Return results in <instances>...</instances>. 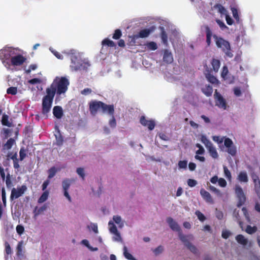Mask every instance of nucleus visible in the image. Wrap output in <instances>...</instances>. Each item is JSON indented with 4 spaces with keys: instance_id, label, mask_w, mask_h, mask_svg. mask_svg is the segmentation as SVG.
Listing matches in <instances>:
<instances>
[{
    "instance_id": "obj_1",
    "label": "nucleus",
    "mask_w": 260,
    "mask_h": 260,
    "mask_svg": "<svg viewBox=\"0 0 260 260\" xmlns=\"http://www.w3.org/2000/svg\"><path fill=\"white\" fill-rule=\"evenodd\" d=\"M0 59L7 70H12V67L16 68L22 66L26 58L18 48L6 46L0 50Z\"/></svg>"
},
{
    "instance_id": "obj_2",
    "label": "nucleus",
    "mask_w": 260,
    "mask_h": 260,
    "mask_svg": "<svg viewBox=\"0 0 260 260\" xmlns=\"http://www.w3.org/2000/svg\"><path fill=\"white\" fill-rule=\"evenodd\" d=\"M69 85V80L63 77H56L53 80L50 87L46 89V91L55 95L56 92L57 94L64 93Z\"/></svg>"
},
{
    "instance_id": "obj_3",
    "label": "nucleus",
    "mask_w": 260,
    "mask_h": 260,
    "mask_svg": "<svg viewBox=\"0 0 260 260\" xmlns=\"http://www.w3.org/2000/svg\"><path fill=\"white\" fill-rule=\"evenodd\" d=\"M71 64L70 67L73 71L85 70L90 64L87 59H82V54L76 50H71Z\"/></svg>"
},
{
    "instance_id": "obj_4",
    "label": "nucleus",
    "mask_w": 260,
    "mask_h": 260,
    "mask_svg": "<svg viewBox=\"0 0 260 260\" xmlns=\"http://www.w3.org/2000/svg\"><path fill=\"white\" fill-rule=\"evenodd\" d=\"M47 94L42 100V114L46 118L48 114L50 112L54 95L52 93L46 91Z\"/></svg>"
},
{
    "instance_id": "obj_5",
    "label": "nucleus",
    "mask_w": 260,
    "mask_h": 260,
    "mask_svg": "<svg viewBox=\"0 0 260 260\" xmlns=\"http://www.w3.org/2000/svg\"><path fill=\"white\" fill-rule=\"evenodd\" d=\"M213 39L215 42L216 45L218 48H221L225 54L229 57L233 56V53L231 51V47L230 43L226 40L220 37H218L216 35L213 36Z\"/></svg>"
},
{
    "instance_id": "obj_6",
    "label": "nucleus",
    "mask_w": 260,
    "mask_h": 260,
    "mask_svg": "<svg viewBox=\"0 0 260 260\" xmlns=\"http://www.w3.org/2000/svg\"><path fill=\"white\" fill-rule=\"evenodd\" d=\"M201 141L205 145L210 156L213 159H218L219 154L217 149L207 137L205 135H202Z\"/></svg>"
},
{
    "instance_id": "obj_7",
    "label": "nucleus",
    "mask_w": 260,
    "mask_h": 260,
    "mask_svg": "<svg viewBox=\"0 0 260 260\" xmlns=\"http://www.w3.org/2000/svg\"><path fill=\"white\" fill-rule=\"evenodd\" d=\"M252 179L254 183V189L258 198V201L255 203V209L256 211L260 212V180L256 175H253Z\"/></svg>"
},
{
    "instance_id": "obj_8",
    "label": "nucleus",
    "mask_w": 260,
    "mask_h": 260,
    "mask_svg": "<svg viewBox=\"0 0 260 260\" xmlns=\"http://www.w3.org/2000/svg\"><path fill=\"white\" fill-rule=\"evenodd\" d=\"M110 224V227L108 228V229L110 234L112 235V241L115 242L122 243L123 239L116 225H114L113 224Z\"/></svg>"
},
{
    "instance_id": "obj_9",
    "label": "nucleus",
    "mask_w": 260,
    "mask_h": 260,
    "mask_svg": "<svg viewBox=\"0 0 260 260\" xmlns=\"http://www.w3.org/2000/svg\"><path fill=\"white\" fill-rule=\"evenodd\" d=\"M214 96L216 106L220 109L225 110L228 105L225 99L217 92V90H215Z\"/></svg>"
},
{
    "instance_id": "obj_10",
    "label": "nucleus",
    "mask_w": 260,
    "mask_h": 260,
    "mask_svg": "<svg viewBox=\"0 0 260 260\" xmlns=\"http://www.w3.org/2000/svg\"><path fill=\"white\" fill-rule=\"evenodd\" d=\"M179 239L184 243V244L193 253H196L197 252L196 247L189 242V241L193 239L192 235L185 236L182 234V233H179Z\"/></svg>"
},
{
    "instance_id": "obj_11",
    "label": "nucleus",
    "mask_w": 260,
    "mask_h": 260,
    "mask_svg": "<svg viewBox=\"0 0 260 260\" xmlns=\"http://www.w3.org/2000/svg\"><path fill=\"white\" fill-rule=\"evenodd\" d=\"M125 221L121 216L119 215H113L112 219H110L108 223V228L110 227V223L113 224L114 225H117L119 229H122L125 225Z\"/></svg>"
},
{
    "instance_id": "obj_12",
    "label": "nucleus",
    "mask_w": 260,
    "mask_h": 260,
    "mask_svg": "<svg viewBox=\"0 0 260 260\" xmlns=\"http://www.w3.org/2000/svg\"><path fill=\"white\" fill-rule=\"evenodd\" d=\"M224 145L227 149L226 151L228 153L232 156H234L236 154V146L234 145L233 141L231 139L226 138L224 141Z\"/></svg>"
},
{
    "instance_id": "obj_13",
    "label": "nucleus",
    "mask_w": 260,
    "mask_h": 260,
    "mask_svg": "<svg viewBox=\"0 0 260 260\" xmlns=\"http://www.w3.org/2000/svg\"><path fill=\"white\" fill-rule=\"evenodd\" d=\"M235 193L239 200L238 206L242 205L245 201L246 197L240 185H236L235 186Z\"/></svg>"
},
{
    "instance_id": "obj_14",
    "label": "nucleus",
    "mask_w": 260,
    "mask_h": 260,
    "mask_svg": "<svg viewBox=\"0 0 260 260\" xmlns=\"http://www.w3.org/2000/svg\"><path fill=\"white\" fill-rule=\"evenodd\" d=\"M140 122L142 125L147 127L148 128L150 131L153 129L155 125V122L154 120L149 118H146L145 116L141 117Z\"/></svg>"
},
{
    "instance_id": "obj_15",
    "label": "nucleus",
    "mask_w": 260,
    "mask_h": 260,
    "mask_svg": "<svg viewBox=\"0 0 260 260\" xmlns=\"http://www.w3.org/2000/svg\"><path fill=\"white\" fill-rule=\"evenodd\" d=\"M166 221L170 228L174 231L178 232V236L179 233H182L180 230V227L178 223L172 217H169L167 218Z\"/></svg>"
},
{
    "instance_id": "obj_16",
    "label": "nucleus",
    "mask_w": 260,
    "mask_h": 260,
    "mask_svg": "<svg viewBox=\"0 0 260 260\" xmlns=\"http://www.w3.org/2000/svg\"><path fill=\"white\" fill-rule=\"evenodd\" d=\"M103 103L99 101H92L90 103V111L92 115H95L97 111L102 110Z\"/></svg>"
},
{
    "instance_id": "obj_17",
    "label": "nucleus",
    "mask_w": 260,
    "mask_h": 260,
    "mask_svg": "<svg viewBox=\"0 0 260 260\" xmlns=\"http://www.w3.org/2000/svg\"><path fill=\"white\" fill-rule=\"evenodd\" d=\"M236 240L237 242L242 245L244 247L248 248L251 246V243L242 235H238L236 237Z\"/></svg>"
},
{
    "instance_id": "obj_18",
    "label": "nucleus",
    "mask_w": 260,
    "mask_h": 260,
    "mask_svg": "<svg viewBox=\"0 0 260 260\" xmlns=\"http://www.w3.org/2000/svg\"><path fill=\"white\" fill-rule=\"evenodd\" d=\"M26 189L25 186H22L17 188H13L12 190L11 198L17 199L22 196Z\"/></svg>"
},
{
    "instance_id": "obj_19",
    "label": "nucleus",
    "mask_w": 260,
    "mask_h": 260,
    "mask_svg": "<svg viewBox=\"0 0 260 260\" xmlns=\"http://www.w3.org/2000/svg\"><path fill=\"white\" fill-rule=\"evenodd\" d=\"M211 183L215 184L218 183V185L221 187H225L227 185L226 180L222 178H218L217 176H214L210 180Z\"/></svg>"
},
{
    "instance_id": "obj_20",
    "label": "nucleus",
    "mask_w": 260,
    "mask_h": 260,
    "mask_svg": "<svg viewBox=\"0 0 260 260\" xmlns=\"http://www.w3.org/2000/svg\"><path fill=\"white\" fill-rule=\"evenodd\" d=\"M151 31L152 30L150 28L142 29L138 34L134 35V39H137L139 38H146L150 35Z\"/></svg>"
},
{
    "instance_id": "obj_21",
    "label": "nucleus",
    "mask_w": 260,
    "mask_h": 260,
    "mask_svg": "<svg viewBox=\"0 0 260 260\" xmlns=\"http://www.w3.org/2000/svg\"><path fill=\"white\" fill-rule=\"evenodd\" d=\"M47 207L46 205H44L41 207L36 206L33 211L34 218L36 219L37 217L40 214H42L46 210Z\"/></svg>"
},
{
    "instance_id": "obj_22",
    "label": "nucleus",
    "mask_w": 260,
    "mask_h": 260,
    "mask_svg": "<svg viewBox=\"0 0 260 260\" xmlns=\"http://www.w3.org/2000/svg\"><path fill=\"white\" fill-rule=\"evenodd\" d=\"M102 111L105 113L108 114L110 116H113L114 112V108L113 105L103 104Z\"/></svg>"
},
{
    "instance_id": "obj_23",
    "label": "nucleus",
    "mask_w": 260,
    "mask_h": 260,
    "mask_svg": "<svg viewBox=\"0 0 260 260\" xmlns=\"http://www.w3.org/2000/svg\"><path fill=\"white\" fill-rule=\"evenodd\" d=\"M238 180L241 183H245L248 181V177L246 172H241L237 176Z\"/></svg>"
},
{
    "instance_id": "obj_24",
    "label": "nucleus",
    "mask_w": 260,
    "mask_h": 260,
    "mask_svg": "<svg viewBox=\"0 0 260 260\" xmlns=\"http://www.w3.org/2000/svg\"><path fill=\"white\" fill-rule=\"evenodd\" d=\"M81 244L86 247L89 250L91 251H96L98 250L97 247H93L90 244L89 241L87 239L82 240L81 242Z\"/></svg>"
},
{
    "instance_id": "obj_25",
    "label": "nucleus",
    "mask_w": 260,
    "mask_h": 260,
    "mask_svg": "<svg viewBox=\"0 0 260 260\" xmlns=\"http://www.w3.org/2000/svg\"><path fill=\"white\" fill-rule=\"evenodd\" d=\"M164 61L168 63H170L173 61L172 55L171 52L166 50L164 55Z\"/></svg>"
},
{
    "instance_id": "obj_26",
    "label": "nucleus",
    "mask_w": 260,
    "mask_h": 260,
    "mask_svg": "<svg viewBox=\"0 0 260 260\" xmlns=\"http://www.w3.org/2000/svg\"><path fill=\"white\" fill-rule=\"evenodd\" d=\"M200 193L202 197L207 202H211L212 200L210 196V194L206 191L204 189H201L200 190Z\"/></svg>"
},
{
    "instance_id": "obj_27",
    "label": "nucleus",
    "mask_w": 260,
    "mask_h": 260,
    "mask_svg": "<svg viewBox=\"0 0 260 260\" xmlns=\"http://www.w3.org/2000/svg\"><path fill=\"white\" fill-rule=\"evenodd\" d=\"M206 43L207 45L209 46L211 45V39L213 38V36L214 35L212 34V31L209 29V27H207L206 29Z\"/></svg>"
},
{
    "instance_id": "obj_28",
    "label": "nucleus",
    "mask_w": 260,
    "mask_h": 260,
    "mask_svg": "<svg viewBox=\"0 0 260 260\" xmlns=\"http://www.w3.org/2000/svg\"><path fill=\"white\" fill-rule=\"evenodd\" d=\"M53 113L57 118H60L62 115V109L59 106H55L53 110Z\"/></svg>"
},
{
    "instance_id": "obj_29",
    "label": "nucleus",
    "mask_w": 260,
    "mask_h": 260,
    "mask_svg": "<svg viewBox=\"0 0 260 260\" xmlns=\"http://www.w3.org/2000/svg\"><path fill=\"white\" fill-rule=\"evenodd\" d=\"M123 255L125 258L128 260H137L136 259L131 253H130L126 246H124L123 248Z\"/></svg>"
},
{
    "instance_id": "obj_30",
    "label": "nucleus",
    "mask_w": 260,
    "mask_h": 260,
    "mask_svg": "<svg viewBox=\"0 0 260 260\" xmlns=\"http://www.w3.org/2000/svg\"><path fill=\"white\" fill-rule=\"evenodd\" d=\"M123 255L125 258L128 260H137L136 259L131 253H130L126 246H124L123 248Z\"/></svg>"
},
{
    "instance_id": "obj_31",
    "label": "nucleus",
    "mask_w": 260,
    "mask_h": 260,
    "mask_svg": "<svg viewBox=\"0 0 260 260\" xmlns=\"http://www.w3.org/2000/svg\"><path fill=\"white\" fill-rule=\"evenodd\" d=\"M214 8L215 10H217V11L221 14V15L225 16L228 14L226 9L221 5H216Z\"/></svg>"
},
{
    "instance_id": "obj_32",
    "label": "nucleus",
    "mask_w": 260,
    "mask_h": 260,
    "mask_svg": "<svg viewBox=\"0 0 260 260\" xmlns=\"http://www.w3.org/2000/svg\"><path fill=\"white\" fill-rule=\"evenodd\" d=\"M49 191L45 190L38 200V203L41 204L45 202L48 198Z\"/></svg>"
},
{
    "instance_id": "obj_33",
    "label": "nucleus",
    "mask_w": 260,
    "mask_h": 260,
    "mask_svg": "<svg viewBox=\"0 0 260 260\" xmlns=\"http://www.w3.org/2000/svg\"><path fill=\"white\" fill-rule=\"evenodd\" d=\"M145 48L150 50H155L157 48V45L156 43L154 42H147L145 44Z\"/></svg>"
},
{
    "instance_id": "obj_34",
    "label": "nucleus",
    "mask_w": 260,
    "mask_h": 260,
    "mask_svg": "<svg viewBox=\"0 0 260 260\" xmlns=\"http://www.w3.org/2000/svg\"><path fill=\"white\" fill-rule=\"evenodd\" d=\"M56 138V143L57 145H61L62 144L63 139L60 132L57 130L54 134Z\"/></svg>"
},
{
    "instance_id": "obj_35",
    "label": "nucleus",
    "mask_w": 260,
    "mask_h": 260,
    "mask_svg": "<svg viewBox=\"0 0 260 260\" xmlns=\"http://www.w3.org/2000/svg\"><path fill=\"white\" fill-rule=\"evenodd\" d=\"M72 180L70 179H65L62 181V186L63 190H68L71 183Z\"/></svg>"
},
{
    "instance_id": "obj_36",
    "label": "nucleus",
    "mask_w": 260,
    "mask_h": 260,
    "mask_svg": "<svg viewBox=\"0 0 260 260\" xmlns=\"http://www.w3.org/2000/svg\"><path fill=\"white\" fill-rule=\"evenodd\" d=\"M206 77L208 81L212 84H218L219 83V81L214 76L210 74H207Z\"/></svg>"
},
{
    "instance_id": "obj_37",
    "label": "nucleus",
    "mask_w": 260,
    "mask_h": 260,
    "mask_svg": "<svg viewBox=\"0 0 260 260\" xmlns=\"http://www.w3.org/2000/svg\"><path fill=\"white\" fill-rule=\"evenodd\" d=\"M202 91L207 96H210L213 92L212 87L210 85H206L203 88Z\"/></svg>"
},
{
    "instance_id": "obj_38",
    "label": "nucleus",
    "mask_w": 260,
    "mask_h": 260,
    "mask_svg": "<svg viewBox=\"0 0 260 260\" xmlns=\"http://www.w3.org/2000/svg\"><path fill=\"white\" fill-rule=\"evenodd\" d=\"M88 228L89 230L92 231L95 234H98L99 232L98 229V225L96 223H90L88 225Z\"/></svg>"
},
{
    "instance_id": "obj_39",
    "label": "nucleus",
    "mask_w": 260,
    "mask_h": 260,
    "mask_svg": "<svg viewBox=\"0 0 260 260\" xmlns=\"http://www.w3.org/2000/svg\"><path fill=\"white\" fill-rule=\"evenodd\" d=\"M212 66L213 67V70L217 72L218 71V69L220 67V62L218 60L214 59L212 61Z\"/></svg>"
},
{
    "instance_id": "obj_40",
    "label": "nucleus",
    "mask_w": 260,
    "mask_h": 260,
    "mask_svg": "<svg viewBox=\"0 0 260 260\" xmlns=\"http://www.w3.org/2000/svg\"><path fill=\"white\" fill-rule=\"evenodd\" d=\"M58 171L59 169L54 167L50 168L48 171V178L51 179L53 178Z\"/></svg>"
},
{
    "instance_id": "obj_41",
    "label": "nucleus",
    "mask_w": 260,
    "mask_h": 260,
    "mask_svg": "<svg viewBox=\"0 0 260 260\" xmlns=\"http://www.w3.org/2000/svg\"><path fill=\"white\" fill-rule=\"evenodd\" d=\"M223 172L225 177L228 179V180L231 181L232 180L231 173L228 168L224 166H223Z\"/></svg>"
},
{
    "instance_id": "obj_42",
    "label": "nucleus",
    "mask_w": 260,
    "mask_h": 260,
    "mask_svg": "<svg viewBox=\"0 0 260 260\" xmlns=\"http://www.w3.org/2000/svg\"><path fill=\"white\" fill-rule=\"evenodd\" d=\"M164 250V247L161 246V245H160L159 246H158L157 247L155 248V249H153V253L154 254V255L155 256H157L159 254H160L161 253H162L163 252Z\"/></svg>"
},
{
    "instance_id": "obj_43",
    "label": "nucleus",
    "mask_w": 260,
    "mask_h": 260,
    "mask_svg": "<svg viewBox=\"0 0 260 260\" xmlns=\"http://www.w3.org/2000/svg\"><path fill=\"white\" fill-rule=\"evenodd\" d=\"M225 138H226L225 137H221L218 136H214L212 137V140L217 144L222 143L223 142H224Z\"/></svg>"
},
{
    "instance_id": "obj_44",
    "label": "nucleus",
    "mask_w": 260,
    "mask_h": 260,
    "mask_svg": "<svg viewBox=\"0 0 260 260\" xmlns=\"http://www.w3.org/2000/svg\"><path fill=\"white\" fill-rule=\"evenodd\" d=\"M102 44L103 45H107L110 47H115V44L114 42L108 39H104L102 42Z\"/></svg>"
},
{
    "instance_id": "obj_45",
    "label": "nucleus",
    "mask_w": 260,
    "mask_h": 260,
    "mask_svg": "<svg viewBox=\"0 0 260 260\" xmlns=\"http://www.w3.org/2000/svg\"><path fill=\"white\" fill-rule=\"evenodd\" d=\"M77 174L82 179H84L85 176V171L83 168H78L76 170Z\"/></svg>"
},
{
    "instance_id": "obj_46",
    "label": "nucleus",
    "mask_w": 260,
    "mask_h": 260,
    "mask_svg": "<svg viewBox=\"0 0 260 260\" xmlns=\"http://www.w3.org/2000/svg\"><path fill=\"white\" fill-rule=\"evenodd\" d=\"M93 240L94 242L98 244H103L104 241L102 236L99 235H96L93 238Z\"/></svg>"
},
{
    "instance_id": "obj_47",
    "label": "nucleus",
    "mask_w": 260,
    "mask_h": 260,
    "mask_svg": "<svg viewBox=\"0 0 260 260\" xmlns=\"http://www.w3.org/2000/svg\"><path fill=\"white\" fill-rule=\"evenodd\" d=\"M257 230V228L256 226H251L250 225H248L246 229L245 230L246 233L249 234H252L255 233Z\"/></svg>"
},
{
    "instance_id": "obj_48",
    "label": "nucleus",
    "mask_w": 260,
    "mask_h": 260,
    "mask_svg": "<svg viewBox=\"0 0 260 260\" xmlns=\"http://www.w3.org/2000/svg\"><path fill=\"white\" fill-rule=\"evenodd\" d=\"M196 147L198 148V149L196 151V153L203 155L205 153V149L200 144H197Z\"/></svg>"
},
{
    "instance_id": "obj_49",
    "label": "nucleus",
    "mask_w": 260,
    "mask_h": 260,
    "mask_svg": "<svg viewBox=\"0 0 260 260\" xmlns=\"http://www.w3.org/2000/svg\"><path fill=\"white\" fill-rule=\"evenodd\" d=\"M14 143V141L12 139H10L8 140L6 144L4 145V148L5 149H10Z\"/></svg>"
},
{
    "instance_id": "obj_50",
    "label": "nucleus",
    "mask_w": 260,
    "mask_h": 260,
    "mask_svg": "<svg viewBox=\"0 0 260 260\" xmlns=\"http://www.w3.org/2000/svg\"><path fill=\"white\" fill-rule=\"evenodd\" d=\"M187 161L186 160H180L178 162V167L180 169H186Z\"/></svg>"
},
{
    "instance_id": "obj_51",
    "label": "nucleus",
    "mask_w": 260,
    "mask_h": 260,
    "mask_svg": "<svg viewBox=\"0 0 260 260\" xmlns=\"http://www.w3.org/2000/svg\"><path fill=\"white\" fill-rule=\"evenodd\" d=\"M228 68L226 66H224L222 68L221 76L224 80L227 79L226 76L228 75Z\"/></svg>"
},
{
    "instance_id": "obj_52",
    "label": "nucleus",
    "mask_w": 260,
    "mask_h": 260,
    "mask_svg": "<svg viewBox=\"0 0 260 260\" xmlns=\"http://www.w3.org/2000/svg\"><path fill=\"white\" fill-rule=\"evenodd\" d=\"M7 92L8 94L15 95L17 93V88L15 87H11L7 89Z\"/></svg>"
},
{
    "instance_id": "obj_53",
    "label": "nucleus",
    "mask_w": 260,
    "mask_h": 260,
    "mask_svg": "<svg viewBox=\"0 0 260 260\" xmlns=\"http://www.w3.org/2000/svg\"><path fill=\"white\" fill-rule=\"evenodd\" d=\"M2 122L3 125L10 126V123L9 122L8 120V116L4 115L2 117Z\"/></svg>"
},
{
    "instance_id": "obj_54",
    "label": "nucleus",
    "mask_w": 260,
    "mask_h": 260,
    "mask_svg": "<svg viewBox=\"0 0 260 260\" xmlns=\"http://www.w3.org/2000/svg\"><path fill=\"white\" fill-rule=\"evenodd\" d=\"M49 50L58 59H62L63 58L62 55L60 53L54 50L52 47H50Z\"/></svg>"
},
{
    "instance_id": "obj_55",
    "label": "nucleus",
    "mask_w": 260,
    "mask_h": 260,
    "mask_svg": "<svg viewBox=\"0 0 260 260\" xmlns=\"http://www.w3.org/2000/svg\"><path fill=\"white\" fill-rule=\"evenodd\" d=\"M209 188L211 191H213L217 195L221 196V191H220V190L217 189L215 187L212 186V185H210L209 187Z\"/></svg>"
},
{
    "instance_id": "obj_56",
    "label": "nucleus",
    "mask_w": 260,
    "mask_h": 260,
    "mask_svg": "<svg viewBox=\"0 0 260 260\" xmlns=\"http://www.w3.org/2000/svg\"><path fill=\"white\" fill-rule=\"evenodd\" d=\"M232 235V233L227 230H223L222 232V237L224 239L228 238Z\"/></svg>"
},
{
    "instance_id": "obj_57",
    "label": "nucleus",
    "mask_w": 260,
    "mask_h": 260,
    "mask_svg": "<svg viewBox=\"0 0 260 260\" xmlns=\"http://www.w3.org/2000/svg\"><path fill=\"white\" fill-rule=\"evenodd\" d=\"M16 230L18 234L21 235L23 233L24 231V228L21 225H18L16 228Z\"/></svg>"
},
{
    "instance_id": "obj_58",
    "label": "nucleus",
    "mask_w": 260,
    "mask_h": 260,
    "mask_svg": "<svg viewBox=\"0 0 260 260\" xmlns=\"http://www.w3.org/2000/svg\"><path fill=\"white\" fill-rule=\"evenodd\" d=\"M121 35L122 34H121V32L120 30L116 29L115 31L114 34H113V38L114 39L117 40L120 38V37L121 36Z\"/></svg>"
},
{
    "instance_id": "obj_59",
    "label": "nucleus",
    "mask_w": 260,
    "mask_h": 260,
    "mask_svg": "<svg viewBox=\"0 0 260 260\" xmlns=\"http://www.w3.org/2000/svg\"><path fill=\"white\" fill-rule=\"evenodd\" d=\"M234 94L238 97L241 96L242 92L241 89L239 87H236L233 89Z\"/></svg>"
},
{
    "instance_id": "obj_60",
    "label": "nucleus",
    "mask_w": 260,
    "mask_h": 260,
    "mask_svg": "<svg viewBox=\"0 0 260 260\" xmlns=\"http://www.w3.org/2000/svg\"><path fill=\"white\" fill-rule=\"evenodd\" d=\"M26 150L23 148H21L19 152L20 159L21 160H22L26 156Z\"/></svg>"
},
{
    "instance_id": "obj_61",
    "label": "nucleus",
    "mask_w": 260,
    "mask_h": 260,
    "mask_svg": "<svg viewBox=\"0 0 260 260\" xmlns=\"http://www.w3.org/2000/svg\"><path fill=\"white\" fill-rule=\"evenodd\" d=\"M195 214L200 221H203L205 219V216L199 211H197Z\"/></svg>"
},
{
    "instance_id": "obj_62",
    "label": "nucleus",
    "mask_w": 260,
    "mask_h": 260,
    "mask_svg": "<svg viewBox=\"0 0 260 260\" xmlns=\"http://www.w3.org/2000/svg\"><path fill=\"white\" fill-rule=\"evenodd\" d=\"M231 10H232V12L233 13V17H234V18L235 19H236L237 21H238L239 18L238 14V10L235 8H232L231 9Z\"/></svg>"
},
{
    "instance_id": "obj_63",
    "label": "nucleus",
    "mask_w": 260,
    "mask_h": 260,
    "mask_svg": "<svg viewBox=\"0 0 260 260\" xmlns=\"http://www.w3.org/2000/svg\"><path fill=\"white\" fill-rule=\"evenodd\" d=\"M37 68V66L36 64H32L29 66L28 68L25 70L26 73L27 74L30 73L31 71L35 70Z\"/></svg>"
},
{
    "instance_id": "obj_64",
    "label": "nucleus",
    "mask_w": 260,
    "mask_h": 260,
    "mask_svg": "<svg viewBox=\"0 0 260 260\" xmlns=\"http://www.w3.org/2000/svg\"><path fill=\"white\" fill-rule=\"evenodd\" d=\"M112 118L109 120V124L112 127H115L116 125V122L115 119L114 118L113 115L111 116Z\"/></svg>"
}]
</instances>
